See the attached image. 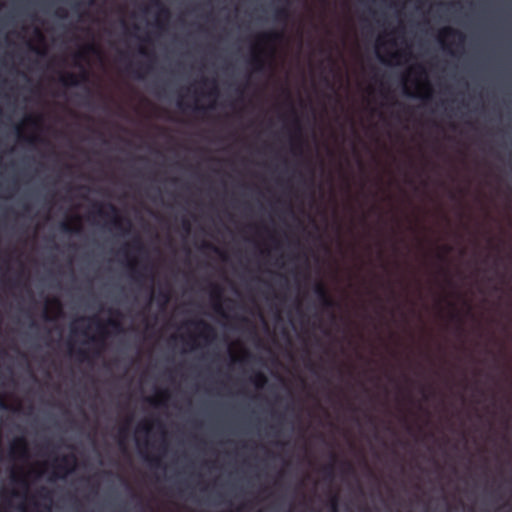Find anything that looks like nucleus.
Instances as JSON below:
<instances>
[{"instance_id": "obj_1", "label": "nucleus", "mask_w": 512, "mask_h": 512, "mask_svg": "<svg viewBox=\"0 0 512 512\" xmlns=\"http://www.w3.org/2000/svg\"><path fill=\"white\" fill-rule=\"evenodd\" d=\"M155 424L161 434V441L159 445L156 447L154 443H152L148 438L141 440L139 437H136V446L139 451V454L146 460L151 463H157L160 459V456L165 455L168 450V443L166 440V431L164 429V425L158 419L154 421H147L141 423L137 427V433H144L148 436L152 430V425Z\"/></svg>"}, {"instance_id": "obj_2", "label": "nucleus", "mask_w": 512, "mask_h": 512, "mask_svg": "<svg viewBox=\"0 0 512 512\" xmlns=\"http://www.w3.org/2000/svg\"><path fill=\"white\" fill-rule=\"evenodd\" d=\"M41 455L45 457V465L51 468L56 476L47 480H67L66 476L71 473L77 465V457L74 453L60 454L57 446L47 442Z\"/></svg>"}, {"instance_id": "obj_3", "label": "nucleus", "mask_w": 512, "mask_h": 512, "mask_svg": "<svg viewBox=\"0 0 512 512\" xmlns=\"http://www.w3.org/2000/svg\"><path fill=\"white\" fill-rule=\"evenodd\" d=\"M9 457L14 461H26L29 458V446L24 436L15 438L9 446Z\"/></svg>"}, {"instance_id": "obj_4", "label": "nucleus", "mask_w": 512, "mask_h": 512, "mask_svg": "<svg viewBox=\"0 0 512 512\" xmlns=\"http://www.w3.org/2000/svg\"><path fill=\"white\" fill-rule=\"evenodd\" d=\"M291 113L293 114V133L291 134L290 138V144H291V152L294 155H301L303 151V138H302V127L300 124V120L296 114V111L294 109L291 110Z\"/></svg>"}, {"instance_id": "obj_5", "label": "nucleus", "mask_w": 512, "mask_h": 512, "mask_svg": "<svg viewBox=\"0 0 512 512\" xmlns=\"http://www.w3.org/2000/svg\"><path fill=\"white\" fill-rule=\"evenodd\" d=\"M314 293L318 299V301L320 302V304L322 305V307L324 309H333L335 306H336V303L335 301L332 299V297L330 296L328 290L326 289L325 285L321 282H317L315 285H314Z\"/></svg>"}, {"instance_id": "obj_6", "label": "nucleus", "mask_w": 512, "mask_h": 512, "mask_svg": "<svg viewBox=\"0 0 512 512\" xmlns=\"http://www.w3.org/2000/svg\"><path fill=\"white\" fill-rule=\"evenodd\" d=\"M60 82L66 87L79 86L81 83L88 81V71L82 67V71L79 75L74 73H66L60 77Z\"/></svg>"}, {"instance_id": "obj_7", "label": "nucleus", "mask_w": 512, "mask_h": 512, "mask_svg": "<svg viewBox=\"0 0 512 512\" xmlns=\"http://www.w3.org/2000/svg\"><path fill=\"white\" fill-rule=\"evenodd\" d=\"M190 324H192L195 327V329L198 330L199 337L202 338L205 342H210L213 339H215V329L206 321L200 319L196 321H191Z\"/></svg>"}, {"instance_id": "obj_8", "label": "nucleus", "mask_w": 512, "mask_h": 512, "mask_svg": "<svg viewBox=\"0 0 512 512\" xmlns=\"http://www.w3.org/2000/svg\"><path fill=\"white\" fill-rule=\"evenodd\" d=\"M210 297L213 301L214 310L217 313L225 316L223 313L222 304H221L222 298H223V290L219 285H216V284L211 285Z\"/></svg>"}, {"instance_id": "obj_9", "label": "nucleus", "mask_w": 512, "mask_h": 512, "mask_svg": "<svg viewBox=\"0 0 512 512\" xmlns=\"http://www.w3.org/2000/svg\"><path fill=\"white\" fill-rule=\"evenodd\" d=\"M107 206L112 213L111 223L116 229L123 230L124 223H126L129 228L131 227V222L129 220H124L123 218H121L118 215L117 208L113 204H108Z\"/></svg>"}, {"instance_id": "obj_10", "label": "nucleus", "mask_w": 512, "mask_h": 512, "mask_svg": "<svg viewBox=\"0 0 512 512\" xmlns=\"http://www.w3.org/2000/svg\"><path fill=\"white\" fill-rule=\"evenodd\" d=\"M132 421L131 417H128L123 425H121L118 429V445L121 448V450L126 449V440L128 437V427Z\"/></svg>"}, {"instance_id": "obj_11", "label": "nucleus", "mask_w": 512, "mask_h": 512, "mask_svg": "<svg viewBox=\"0 0 512 512\" xmlns=\"http://www.w3.org/2000/svg\"><path fill=\"white\" fill-rule=\"evenodd\" d=\"M349 465L348 461L343 459L337 452L330 450L328 453L327 468L333 470L337 466Z\"/></svg>"}, {"instance_id": "obj_12", "label": "nucleus", "mask_w": 512, "mask_h": 512, "mask_svg": "<svg viewBox=\"0 0 512 512\" xmlns=\"http://www.w3.org/2000/svg\"><path fill=\"white\" fill-rule=\"evenodd\" d=\"M250 64L255 72H262L265 69V60L258 52L252 54Z\"/></svg>"}, {"instance_id": "obj_13", "label": "nucleus", "mask_w": 512, "mask_h": 512, "mask_svg": "<svg viewBox=\"0 0 512 512\" xmlns=\"http://www.w3.org/2000/svg\"><path fill=\"white\" fill-rule=\"evenodd\" d=\"M153 5L157 8V18L158 20L164 19L168 20L170 18V10L159 0H152ZM160 25L161 22L158 21Z\"/></svg>"}, {"instance_id": "obj_14", "label": "nucleus", "mask_w": 512, "mask_h": 512, "mask_svg": "<svg viewBox=\"0 0 512 512\" xmlns=\"http://www.w3.org/2000/svg\"><path fill=\"white\" fill-rule=\"evenodd\" d=\"M440 36L443 38L446 37H457L459 40V43H463L465 40V36L462 32L452 28V27H445L441 30Z\"/></svg>"}, {"instance_id": "obj_15", "label": "nucleus", "mask_w": 512, "mask_h": 512, "mask_svg": "<svg viewBox=\"0 0 512 512\" xmlns=\"http://www.w3.org/2000/svg\"><path fill=\"white\" fill-rule=\"evenodd\" d=\"M169 397V392L167 390H162L158 392L157 398H148L147 401L153 406H161L166 404Z\"/></svg>"}, {"instance_id": "obj_16", "label": "nucleus", "mask_w": 512, "mask_h": 512, "mask_svg": "<svg viewBox=\"0 0 512 512\" xmlns=\"http://www.w3.org/2000/svg\"><path fill=\"white\" fill-rule=\"evenodd\" d=\"M280 37H281V34L278 32H268V33H263V34L259 35L258 41L260 43L266 44V43L275 42V41L279 40Z\"/></svg>"}, {"instance_id": "obj_17", "label": "nucleus", "mask_w": 512, "mask_h": 512, "mask_svg": "<svg viewBox=\"0 0 512 512\" xmlns=\"http://www.w3.org/2000/svg\"><path fill=\"white\" fill-rule=\"evenodd\" d=\"M289 17V11L287 7H279L274 11V19L282 22H286Z\"/></svg>"}, {"instance_id": "obj_18", "label": "nucleus", "mask_w": 512, "mask_h": 512, "mask_svg": "<svg viewBox=\"0 0 512 512\" xmlns=\"http://www.w3.org/2000/svg\"><path fill=\"white\" fill-rule=\"evenodd\" d=\"M170 300V292L168 290L160 289L157 293V301L161 307H165Z\"/></svg>"}, {"instance_id": "obj_19", "label": "nucleus", "mask_w": 512, "mask_h": 512, "mask_svg": "<svg viewBox=\"0 0 512 512\" xmlns=\"http://www.w3.org/2000/svg\"><path fill=\"white\" fill-rule=\"evenodd\" d=\"M251 381L257 388H262L267 383V377L262 372H256Z\"/></svg>"}, {"instance_id": "obj_20", "label": "nucleus", "mask_w": 512, "mask_h": 512, "mask_svg": "<svg viewBox=\"0 0 512 512\" xmlns=\"http://www.w3.org/2000/svg\"><path fill=\"white\" fill-rule=\"evenodd\" d=\"M60 228L63 232L65 233H74V234H78L81 232V226L78 224L76 225L75 227H72L70 225V223L68 222H62L60 224Z\"/></svg>"}, {"instance_id": "obj_21", "label": "nucleus", "mask_w": 512, "mask_h": 512, "mask_svg": "<svg viewBox=\"0 0 512 512\" xmlns=\"http://www.w3.org/2000/svg\"><path fill=\"white\" fill-rule=\"evenodd\" d=\"M91 51H94V46L93 45H87L83 51H80L78 53L75 54V58L76 59H80V60H84L86 58V53L87 52H91Z\"/></svg>"}, {"instance_id": "obj_22", "label": "nucleus", "mask_w": 512, "mask_h": 512, "mask_svg": "<svg viewBox=\"0 0 512 512\" xmlns=\"http://www.w3.org/2000/svg\"><path fill=\"white\" fill-rule=\"evenodd\" d=\"M209 82H211V83L213 84V87H212V89L210 90L209 94H210V95H213V96H217V95H218V93H219V91H218V88H217V86H216V81H215V80L209 81V80H208V79H206V78H203V79L201 80V83H202L203 85H207Z\"/></svg>"}, {"instance_id": "obj_23", "label": "nucleus", "mask_w": 512, "mask_h": 512, "mask_svg": "<svg viewBox=\"0 0 512 512\" xmlns=\"http://www.w3.org/2000/svg\"><path fill=\"white\" fill-rule=\"evenodd\" d=\"M139 68H141V66H139ZM126 70L133 73V76L137 79L143 78V73L140 72V69H133V65L131 63L127 65Z\"/></svg>"}, {"instance_id": "obj_24", "label": "nucleus", "mask_w": 512, "mask_h": 512, "mask_svg": "<svg viewBox=\"0 0 512 512\" xmlns=\"http://www.w3.org/2000/svg\"><path fill=\"white\" fill-rule=\"evenodd\" d=\"M131 269H132V271L134 273V279H135L136 282L141 283L142 280L146 278L144 273L136 270L134 264H131Z\"/></svg>"}, {"instance_id": "obj_25", "label": "nucleus", "mask_w": 512, "mask_h": 512, "mask_svg": "<svg viewBox=\"0 0 512 512\" xmlns=\"http://www.w3.org/2000/svg\"><path fill=\"white\" fill-rule=\"evenodd\" d=\"M25 122L33 127H37L40 122V117H34L29 115L25 118Z\"/></svg>"}, {"instance_id": "obj_26", "label": "nucleus", "mask_w": 512, "mask_h": 512, "mask_svg": "<svg viewBox=\"0 0 512 512\" xmlns=\"http://www.w3.org/2000/svg\"><path fill=\"white\" fill-rule=\"evenodd\" d=\"M442 249H443V253H442V254H438V255H437V256H438V258H439L441 261L445 259V255H446V254H448V253H450V252L452 251V247H451L450 245H444V246L442 247Z\"/></svg>"}, {"instance_id": "obj_27", "label": "nucleus", "mask_w": 512, "mask_h": 512, "mask_svg": "<svg viewBox=\"0 0 512 512\" xmlns=\"http://www.w3.org/2000/svg\"><path fill=\"white\" fill-rule=\"evenodd\" d=\"M96 211L95 213L100 216V217H107L108 216V213H106L104 210H103V207L102 205L100 204H96Z\"/></svg>"}, {"instance_id": "obj_28", "label": "nucleus", "mask_w": 512, "mask_h": 512, "mask_svg": "<svg viewBox=\"0 0 512 512\" xmlns=\"http://www.w3.org/2000/svg\"><path fill=\"white\" fill-rule=\"evenodd\" d=\"M108 324L110 326H112L114 329H116L117 331H121L122 330L121 323L119 321H117V320H109Z\"/></svg>"}, {"instance_id": "obj_29", "label": "nucleus", "mask_w": 512, "mask_h": 512, "mask_svg": "<svg viewBox=\"0 0 512 512\" xmlns=\"http://www.w3.org/2000/svg\"><path fill=\"white\" fill-rule=\"evenodd\" d=\"M93 320H94V321L96 322V324H97V329H98L99 333H100L101 335L105 336V335H106V331H105V329H104L103 324H102V323H101L97 318H93Z\"/></svg>"}, {"instance_id": "obj_30", "label": "nucleus", "mask_w": 512, "mask_h": 512, "mask_svg": "<svg viewBox=\"0 0 512 512\" xmlns=\"http://www.w3.org/2000/svg\"><path fill=\"white\" fill-rule=\"evenodd\" d=\"M0 409L2 410H10L11 407L7 404L3 395L0 394Z\"/></svg>"}, {"instance_id": "obj_31", "label": "nucleus", "mask_w": 512, "mask_h": 512, "mask_svg": "<svg viewBox=\"0 0 512 512\" xmlns=\"http://www.w3.org/2000/svg\"><path fill=\"white\" fill-rule=\"evenodd\" d=\"M77 356H78L79 360H81V361H85L88 359V353L82 349H79L77 351Z\"/></svg>"}, {"instance_id": "obj_32", "label": "nucleus", "mask_w": 512, "mask_h": 512, "mask_svg": "<svg viewBox=\"0 0 512 512\" xmlns=\"http://www.w3.org/2000/svg\"><path fill=\"white\" fill-rule=\"evenodd\" d=\"M182 228L185 232H190V229H191V224L189 222V220L187 219H183L182 220Z\"/></svg>"}, {"instance_id": "obj_33", "label": "nucleus", "mask_w": 512, "mask_h": 512, "mask_svg": "<svg viewBox=\"0 0 512 512\" xmlns=\"http://www.w3.org/2000/svg\"><path fill=\"white\" fill-rule=\"evenodd\" d=\"M26 140H27V142H29L31 144H34L37 142H43V139L38 136H31V137L26 138Z\"/></svg>"}, {"instance_id": "obj_34", "label": "nucleus", "mask_w": 512, "mask_h": 512, "mask_svg": "<svg viewBox=\"0 0 512 512\" xmlns=\"http://www.w3.org/2000/svg\"><path fill=\"white\" fill-rule=\"evenodd\" d=\"M203 246L207 249H210L216 253H219V249L215 246V245H212L210 243H204Z\"/></svg>"}, {"instance_id": "obj_35", "label": "nucleus", "mask_w": 512, "mask_h": 512, "mask_svg": "<svg viewBox=\"0 0 512 512\" xmlns=\"http://www.w3.org/2000/svg\"><path fill=\"white\" fill-rule=\"evenodd\" d=\"M133 246L138 250V251H141L143 249V246L140 242V239L139 238H136L134 240V243H133Z\"/></svg>"}, {"instance_id": "obj_36", "label": "nucleus", "mask_w": 512, "mask_h": 512, "mask_svg": "<svg viewBox=\"0 0 512 512\" xmlns=\"http://www.w3.org/2000/svg\"><path fill=\"white\" fill-rule=\"evenodd\" d=\"M193 111L197 113H204L206 111V108L204 106L194 105Z\"/></svg>"}, {"instance_id": "obj_37", "label": "nucleus", "mask_w": 512, "mask_h": 512, "mask_svg": "<svg viewBox=\"0 0 512 512\" xmlns=\"http://www.w3.org/2000/svg\"><path fill=\"white\" fill-rule=\"evenodd\" d=\"M7 480H11V481H14V480H30L29 478H26V477H17L15 475H12L10 476ZM34 480H39L38 478H35Z\"/></svg>"}, {"instance_id": "obj_38", "label": "nucleus", "mask_w": 512, "mask_h": 512, "mask_svg": "<svg viewBox=\"0 0 512 512\" xmlns=\"http://www.w3.org/2000/svg\"><path fill=\"white\" fill-rule=\"evenodd\" d=\"M56 15L60 18H65L67 16V13L64 9H58L56 11Z\"/></svg>"}, {"instance_id": "obj_39", "label": "nucleus", "mask_w": 512, "mask_h": 512, "mask_svg": "<svg viewBox=\"0 0 512 512\" xmlns=\"http://www.w3.org/2000/svg\"><path fill=\"white\" fill-rule=\"evenodd\" d=\"M115 480H120V481H123V480H128L127 478H124L122 476H119L117 477ZM153 480H161V478L159 477H155ZM162 480H169L168 478H162Z\"/></svg>"}, {"instance_id": "obj_40", "label": "nucleus", "mask_w": 512, "mask_h": 512, "mask_svg": "<svg viewBox=\"0 0 512 512\" xmlns=\"http://www.w3.org/2000/svg\"><path fill=\"white\" fill-rule=\"evenodd\" d=\"M52 303H53V304H55V305L57 306V309H58V310H60V308H61V303H60V301H59L58 299H54V300L52 301Z\"/></svg>"}, {"instance_id": "obj_41", "label": "nucleus", "mask_w": 512, "mask_h": 512, "mask_svg": "<svg viewBox=\"0 0 512 512\" xmlns=\"http://www.w3.org/2000/svg\"><path fill=\"white\" fill-rule=\"evenodd\" d=\"M451 318L452 319H457L459 322H461V318L459 317L458 313H456V312L452 313Z\"/></svg>"}, {"instance_id": "obj_42", "label": "nucleus", "mask_w": 512, "mask_h": 512, "mask_svg": "<svg viewBox=\"0 0 512 512\" xmlns=\"http://www.w3.org/2000/svg\"><path fill=\"white\" fill-rule=\"evenodd\" d=\"M421 392H422V394H423V398H424L425 400H427V399H428V395H427L426 390H425V388H424V387H422Z\"/></svg>"}, {"instance_id": "obj_43", "label": "nucleus", "mask_w": 512, "mask_h": 512, "mask_svg": "<svg viewBox=\"0 0 512 512\" xmlns=\"http://www.w3.org/2000/svg\"><path fill=\"white\" fill-rule=\"evenodd\" d=\"M177 105H178L179 108H181L183 110L185 109V104L183 103V101H181V100L178 101Z\"/></svg>"}, {"instance_id": "obj_44", "label": "nucleus", "mask_w": 512, "mask_h": 512, "mask_svg": "<svg viewBox=\"0 0 512 512\" xmlns=\"http://www.w3.org/2000/svg\"><path fill=\"white\" fill-rule=\"evenodd\" d=\"M417 69H418L420 74H424L425 73V70H424V68L422 66H418Z\"/></svg>"}, {"instance_id": "obj_45", "label": "nucleus", "mask_w": 512, "mask_h": 512, "mask_svg": "<svg viewBox=\"0 0 512 512\" xmlns=\"http://www.w3.org/2000/svg\"><path fill=\"white\" fill-rule=\"evenodd\" d=\"M139 52H140V54H142V55H147V56L149 55V54L145 51V49H143V48H140V49H139Z\"/></svg>"}, {"instance_id": "obj_46", "label": "nucleus", "mask_w": 512, "mask_h": 512, "mask_svg": "<svg viewBox=\"0 0 512 512\" xmlns=\"http://www.w3.org/2000/svg\"><path fill=\"white\" fill-rule=\"evenodd\" d=\"M23 209H24V211H25V212H28V211L30 210V206H29V205H27V204H25V205L23 206Z\"/></svg>"}, {"instance_id": "obj_47", "label": "nucleus", "mask_w": 512, "mask_h": 512, "mask_svg": "<svg viewBox=\"0 0 512 512\" xmlns=\"http://www.w3.org/2000/svg\"><path fill=\"white\" fill-rule=\"evenodd\" d=\"M36 326H37V323L34 320H32L30 323V327H36Z\"/></svg>"}, {"instance_id": "obj_48", "label": "nucleus", "mask_w": 512, "mask_h": 512, "mask_svg": "<svg viewBox=\"0 0 512 512\" xmlns=\"http://www.w3.org/2000/svg\"><path fill=\"white\" fill-rule=\"evenodd\" d=\"M78 480H86V481H89V480H93V479H92V478H90V477H87V478L83 477V478H79Z\"/></svg>"}, {"instance_id": "obj_49", "label": "nucleus", "mask_w": 512, "mask_h": 512, "mask_svg": "<svg viewBox=\"0 0 512 512\" xmlns=\"http://www.w3.org/2000/svg\"><path fill=\"white\" fill-rule=\"evenodd\" d=\"M299 480L306 481V480H312V479H311V478H309V477H303V478H300Z\"/></svg>"}, {"instance_id": "obj_50", "label": "nucleus", "mask_w": 512, "mask_h": 512, "mask_svg": "<svg viewBox=\"0 0 512 512\" xmlns=\"http://www.w3.org/2000/svg\"><path fill=\"white\" fill-rule=\"evenodd\" d=\"M150 69H151V66H150L149 64H148V65H146V69H145V70H146V72L150 71Z\"/></svg>"}, {"instance_id": "obj_51", "label": "nucleus", "mask_w": 512, "mask_h": 512, "mask_svg": "<svg viewBox=\"0 0 512 512\" xmlns=\"http://www.w3.org/2000/svg\"><path fill=\"white\" fill-rule=\"evenodd\" d=\"M430 95H431V94H430V92H429V93H427L423 98H424V99H428V98H430Z\"/></svg>"}, {"instance_id": "obj_52", "label": "nucleus", "mask_w": 512, "mask_h": 512, "mask_svg": "<svg viewBox=\"0 0 512 512\" xmlns=\"http://www.w3.org/2000/svg\"><path fill=\"white\" fill-rule=\"evenodd\" d=\"M126 247H127V245L125 246V249H122V250H121V252H123L124 254H127Z\"/></svg>"}, {"instance_id": "obj_53", "label": "nucleus", "mask_w": 512, "mask_h": 512, "mask_svg": "<svg viewBox=\"0 0 512 512\" xmlns=\"http://www.w3.org/2000/svg\"><path fill=\"white\" fill-rule=\"evenodd\" d=\"M241 321H243V322H248V319H247V318H245V317H242V318H241Z\"/></svg>"}, {"instance_id": "obj_54", "label": "nucleus", "mask_w": 512, "mask_h": 512, "mask_svg": "<svg viewBox=\"0 0 512 512\" xmlns=\"http://www.w3.org/2000/svg\"><path fill=\"white\" fill-rule=\"evenodd\" d=\"M398 56H399V54H398V53L392 54V57H393V58H397Z\"/></svg>"}, {"instance_id": "obj_55", "label": "nucleus", "mask_w": 512, "mask_h": 512, "mask_svg": "<svg viewBox=\"0 0 512 512\" xmlns=\"http://www.w3.org/2000/svg\"><path fill=\"white\" fill-rule=\"evenodd\" d=\"M97 480H98V481L103 480V479L100 477V473H99V472H98V479H97Z\"/></svg>"}, {"instance_id": "obj_56", "label": "nucleus", "mask_w": 512, "mask_h": 512, "mask_svg": "<svg viewBox=\"0 0 512 512\" xmlns=\"http://www.w3.org/2000/svg\"><path fill=\"white\" fill-rule=\"evenodd\" d=\"M325 480H330V481H333L335 480L333 477H330V478H326Z\"/></svg>"}, {"instance_id": "obj_57", "label": "nucleus", "mask_w": 512, "mask_h": 512, "mask_svg": "<svg viewBox=\"0 0 512 512\" xmlns=\"http://www.w3.org/2000/svg\"><path fill=\"white\" fill-rule=\"evenodd\" d=\"M45 319H49L47 313H44Z\"/></svg>"}, {"instance_id": "obj_58", "label": "nucleus", "mask_w": 512, "mask_h": 512, "mask_svg": "<svg viewBox=\"0 0 512 512\" xmlns=\"http://www.w3.org/2000/svg\"><path fill=\"white\" fill-rule=\"evenodd\" d=\"M248 480H254V481H257L258 479H257V478H249Z\"/></svg>"}, {"instance_id": "obj_59", "label": "nucleus", "mask_w": 512, "mask_h": 512, "mask_svg": "<svg viewBox=\"0 0 512 512\" xmlns=\"http://www.w3.org/2000/svg\"><path fill=\"white\" fill-rule=\"evenodd\" d=\"M273 480L278 481V480H282V479L281 478H274Z\"/></svg>"}, {"instance_id": "obj_60", "label": "nucleus", "mask_w": 512, "mask_h": 512, "mask_svg": "<svg viewBox=\"0 0 512 512\" xmlns=\"http://www.w3.org/2000/svg\"><path fill=\"white\" fill-rule=\"evenodd\" d=\"M371 480H375V481H378L379 479H378V478H372Z\"/></svg>"}, {"instance_id": "obj_61", "label": "nucleus", "mask_w": 512, "mask_h": 512, "mask_svg": "<svg viewBox=\"0 0 512 512\" xmlns=\"http://www.w3.org/2000/svg\"><path fill=\"white\" fill-rule=\"evenodd\" d=\"M213 480L218 481V480H220V479H219V478H214Z\"/></svg>"}, {"instance_id": "obj_62", "label": "nucleus", "mask_w": 512, "mask_h": 512, "mask_svg": "<svg viewBox=\"0 0 512 512\" xmlns=\"http://www.w3.org/2000/svg\"><path fill=\"white\" fill-rule=\"evenodd\" d=\"M510 480L512 481V478Z\"/></svg>"}]
</instances>
